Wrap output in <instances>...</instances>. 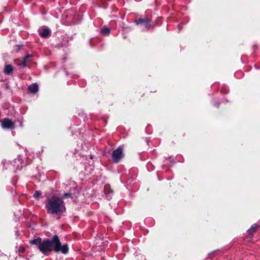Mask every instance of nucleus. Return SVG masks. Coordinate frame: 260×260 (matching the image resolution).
I'll use <instances>...</instances> for the list:
<instances>
[{"label":"nucleus","instance_id":"f257e3e1","mask_svg":"<svg viewBox=\"0 0 260 260\" xmlns=\"http://www.w3.org/2000/svg\"><path fill=\"white\" fill-rule=\"evenodd\" d=\"M30 243L37 246L39 250L45 255L52 250L56 252H61L63 254H67L69 251L68 245H61L57 235H55L51 240H45L42 241L41 238L39 237L31 240Z\"/></svg>","mask_w":260,"mask_h":260},{"label":"nucleus","instance_id":"2eb2a0df","mask_svg":"<svg viewBox=\"0 0 260 260\" xmlns=\"http://www.w3.org/2000/svg\"><path fill=\"white\" fill-rule=\"evenodd\" d=\"M92 158H93L92 155H91V156H90V158H91V159H92Z\"/></svg>","mask_w":260,"mask_h":260},{"label":"nucleus","instance_id":"7ed1b4c3","mask_svg":"<svg viewBox=\"0 0 260 260\" xmlns=\"http://www.w3.org/2000/svg\"><path fill=\"white\" fill-rule=\"evenodd\" d=\"M112 158L114 162H118L123 157V149L121 147H119L115 150L112 155Z\"/></svg>","mask_w":260,"mask_h":260},{"label":"nucleus","instance_id":"0eeeda50","mask_svg":"<svg viewBox=\"0 0 260 260\" xmlns=\"http://www.w3.org/2000/svg\"><path fill=\"white\" fill-rule=\"evenodd\" d=\"M13 71V67L11 64H7L5 66L4 69V73L6 74H12Z\"/></svg>","mask_w":260,"mask_h":260},{"label":"nucleus","instance_id":"f8f14e48","mask_svg":"<svg viewBox=\"0 0 260 260\" xmlns=\"http://www.w3.org/2000/svg\"><path fill=\"white\" fill-rule=\"evenodd\" d=\"M40 196H41V193L39 191H36L34 194V197L35 198H38Z\"/></svg>","mask_w":260,"mask_h":260},{"label":"nucleus","instance_id":"1a4fd4ad","mask_svg":"<svg viewBox=\"0 0 260 260\" xmlns=\"http://www.w3.org/2000/svg\"><path fill=\"white\" fill-rule=\"evenodd\" d=\"M31 55H27L24 58L22 63L23 67L27 66V63L31 61Z\"/></svg>","mask_w":260,"mask_h":260},{"label":"nucleus","instance_id":"20e7f679","mask_svg":"<svg viewBox=\"0 0 260 260\" xmlns=\"http://www.w3.org/2000/svg\"><path fill=\"white\" fill-rule=\"evenodd\" d=\"M1 125L3 128L13 129L14 128V122L9 118H5L1 120Z\"/></svg>","mask_w":260,"mask_h":260},{"label":"nucleus","instance_id":"6e6552de","mask_svg":"<svg viewBox=\"0 0 260 260\" xmlns=\"http://www.w3.org/2000/svg\"><path fill=\"white\" fill-rule=\"evenodd\" d=\"M29 90L32 93H36L38 90V86L37 83H33L28 86Z\"/></svg>","mask_w":260,"mask_h":260},{"label":"nucleus","instance_id":"4468645a","mask_svg":"<svg viewBox=\"0 0 260 260\" xmlns=\"http://www.w3.org/2000/svg\"><path fill=\"white\" fill-rule=\"evenodd\" d=\"M24 251V248H22V249H21V251L22 252H23Z\"/></svg>","mask_w":260,"mask_h":260},{"label":"nucleus","instance_id":"ddd939ff","mask_svg":"<svg viewBox=\"0 0 260 260\" xmlns=\"http://www.w3.org/2000/svg\"><path fill=\"white\" fill-rule=\"evenodd\" d=\"M70 195H71V194H70V193H64V194H63V197H64V198H68V197H70Z\"/></svg>","mask_w":260,"mask_h":260},{"label":"nucleus","instance_id":"423d86ee","mask_svg":"<svg viewBox=\"0 0 260 260\" xmlns=\"http://www.w3.org/2000/svg\"><path fill=\"white\" fill-rule=\"evenodd\" d=\"M50 30L48 28H43L42 31L40 32V35L44 38L48 37L50 35Z\"/></svg>","mask_w":260,"mask_h":260},{"label":"nucleus","instance_id":"39448f33","mask_svg":"<svg viewBox=\"0 0 260 260\" xmlns=\"http://www.w3.org/2000/svg\"><path fill=\"white\" fill-rule=\"evenodd\" d=\"M150 20L147 18H140L136 20L137 24H143L146 28H149L150 26Z\"/></svg>","mask_w":260,"mask_h":260},{"label":"nucleus","instance_id":"f03ea898","mask_svg":"<svg viewBox=\"0 0 260 260\" xmlns=\"http://www.w3.org/2000/svg\"><path fill=\"white\" fill-rule=\"evenodd\" d=\"M48 212L50 213L63 212L66 208L62 201L58 197H53L49 201Z\"/></svg>","mask_w":260,"mask_h":260},{"label":"nucleus","instance_id":"9d476101","mask_svg":"<svg viewBox=\"0 0 260 260\" xmlns=\"http://www.w3.org/2000/svg\"><path fill=\"white\" fill-rule=\"evenodd\" d=\"M110 31V29L107 27H103L101 29V33L104 35H108Z\"/></svg>","mask_w":260,"mask_h":260},{"label":"nucleus","instance_id":"9b49d317","mask_svg":"<svg viewBox=\"0 0 260 260\" xmlns=\"http://www.w3.org/2000/svg\"><path fill=\"white\" fill-rule=\"evenodd\" d=\"M258 227V226L257 224H254L251 226L250 229L248 231L249 233L254 232L256 231Z\"/></svg>","mask_w":260,"mask_h":260}]
</instances>
